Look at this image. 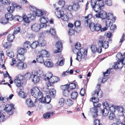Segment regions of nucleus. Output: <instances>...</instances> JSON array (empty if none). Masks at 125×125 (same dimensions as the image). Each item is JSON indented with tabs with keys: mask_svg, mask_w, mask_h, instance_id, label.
Wrapping results in <instances>:
<instances>
[{
	"mask_svg": "<svg viewBox=\"0 0 125 125\" xmlns=\"http://www.w3.org/2000/svg\"><path fill=\"white\" fill-rule=\"evenodd\" d=\"M97 98L93 97L91 98V101L93 102L94 107L90 109V112L93 117H96L98 115V107H100L101 105L100 104L98 103L99 98L102 97V94H97Z\"/></svg>",
	"mask_w": 125,
	"mask_h": 125,
	"instance_id": "1",
	"label": "nucleus"
},
{
	"mask_svg": "<svg viewBox=\"0 0 125 125\" xmlns=\"http://www.w3.org/2000/svg\"><path fill=\"white\" fill-rule=\"evenodd\" d=\"M80 50L75 48L73 49V51L74 53L77 54V58L76 59L79 61H81L82 59L83 60H86L87 58V51L84 48H81Z\"/></svg>",
	"mask_w": 125,
	"mask_h": 125,
	"instance_id": "2",
	"label": "nucleus"
},
{
	"mask_svg": "<svg viewBox=\"0 0 125 125\" xmlns=\"http://www.w3.org/2000/svg\"><path fill=\"white\" fill-rule=\"evenodd\" d=\"M116 57L118 59L120 63L117 62L114 63V67L115 69L117 68L121 69L123 66V64L124 63H123V55L121 53H117Z\"/></svg>",
	"mask_w": 125,
	"mask_h": 125,
	"instance_id": "3",
	"label": "nucleus"
},
{
	"mask_svg": "<svg viewBox=\"0 0 125 125\" xmlns=\"http://www.w3.org/2000/svg\"><path fill=\"white\" fill-rule=\"evenodd\" d=\"M98 46H99L97 50L98 52L100 53L102 52V47L105 49H107L108 47V42L102 40H99L98 42Z\"/></svg>",
	"mask_w": 125,
	"mask_h": 125,
	"instance_id": "4",
	"label": "nucleus"
},
{
	"mask_svg": "<svg viewBox=\"0 0 125 125\" xmlns=\"http://www.w3.org/2000/svg\"><path fill=\"white\" fill-rule=\"evenodd\" d=\"M89 25L91 30L92 31H98L102 27L101 25L98 23H90L89 24Z\"/></svg>",
	"mask_w": 125,
	"mask_h": 125,
	"instance_id": "5",
	"label": "nucleus"
},
{
	"mask_svg": "<svg viewBox=\"0 0 125 125\" xmlns=\"http://www.w3.org/2000/svg\"><path fill=\"white\" fill-rule=\"evenodd\" d=\"M107 19L106 20L105 23L107 27L108 26H109L110 25H111L112 21L113 22H114L115 20V18L113 17V14L111 13L107 14Z\"/></svg>",
	"mask_w": 125,
	"mask_h": 125,
	"instance_id": "6",
	"label": "nucleus"
},
{
	"mask_svg": "<svg viewBox=\"0 0 125 125\" xmlns=\"http://www.w3.org/2000/svg\"><path fill=\"white\" fill-rule=\"evenodd\" d=\"M60 80L59 77L55 76H52L48 81L47 85L48 87L52 86L54 83L59 81Z\"/></svg>",
	"mask_w": 125,
	"mask_h": 125,
	"instance_id": "7",
	"label": "nucleus"
},
{
	"mask_svg": "<svg viewBox=\"0 0 125 125\" xmlns=\"http://www.w3.org/2000/svg\"><path fill=\"white\" fill-rule=\"evenodd\" d=\"M5 17L8 21H12L14 19H15V20L17 19L18 21L20 22L21 21V20H20L21 18V16H16L14 17H13L12 14L10 13H8L5 14Z\"/></svg>",
	"mask_w": 125,
	"mask_h": 125,
	"instance_id": "8",
	"label": "nucleus"
},
{
	"mask_svg": "<svg viewBox=\"0 0 125 125\" xmlns=\"http://www.w3.org/2000/svg\"><path fill=\"white\" fill-rule=\"evenodd\" d=\"M23 75L19 74L17 75L14 80V82L16 86L20 87L21 85V82L23 80Z\"/></svg>",
	"mask_w": 125,
	"mask_h": 125,
	"instance_id": "9",
	"label": "nucleus"
},
{
	"mask_svg": "<svg viewBox=\"0 0 125 125\" xmlns=\"http://www.w3.org/2000/svg\"><path fill=\"white\" fill-rule=\"evenodd\" d=\"M68 84L61 86V89L63 90L62 91V93L63 94H67L70 93V94H74L75 93H77L76 92H72V90H70L69 88H68Z\"/></svg>",
	"mask_w": 125,
	"mask_h": 125,
	"instance_id": "10",
	"label": "nucleus"
},
{
	"mask_svg": "<svg viewBox=\"0 0 125 125\" xmlns=\"http://www.w3.org/2000/svg\"><path fill=\"white\" fill-rule=\"evenodd\" d=\"M103 105V106H105L106 107L109 109L111 112H115L116 110V106L113 104L109 105L107 102H104Z\"/></svg>",
	"mask_w": 125,
	"mask_h": 125,
	"instance_id": "11",
	"label": "nucleus"
},
{
	"mask_svg": "<svg viewBox=\"0 0 125 125\" xmlns=\"http://www.w3.org/2000/svg\"><path fill=\"white\" fill-rule=\"evenodd\" d=\"M107 14L106 12L104 10L100 11L96 14L95 16L96 17L99 18H102V19H105L107 17Z\"/></svg>",
	"mask_w": 125,
	"mask_h": 125,
	"instance_id": "12",
	"label": "nucleus"
},
{
	"mask_svg": "<svg viewBox=\"0 0 125 125\" xmlns=\"http://www.w3.org/2000/svg\"><path fill=\"white\" fill-rule=\"evenodd\" d=\"M14 66L18 69L21 70L25 69L26 67V65L22 62H19Z\"/></svg>",
	"mask_w": 125,
	"mask_h": 125,
	"instance_id": "13",
	"label": "nucleus"
},
{
	"mask_svg": "<svg viewBox=\"0 0 125 125\" xmlns=\"http://www.w3.org/2000/svg\"><path fill=\"white\" fill-rule=\"evenodd\" d=\"M103 0H97L95 9L98 10V11L101 10V8L104 6V5Z\"/></svg>",
	"mask_w": 125,
	"mask_h": 125,
	"instance_id": "14",
	"label": "nucleus"
},
{
	"mask_svg": "<svg viewBox=\"0 0 125 125\" xmlns=\"http://www.w3.org/2000/svg\"><path fill=\"white\" fill-rule=\"evenodd\" d=\"M13 107L12 104H7L5 106V110L7 111L9 115H11L13 113L12 109Z\"/></svg>",
	"mask_w": 125,
	"mask_h": 125,
	"instance_id": "15",
	"label": "nucleus"
},
{
	"mask_svg": "<svg viewBox=\"0 0 125 125\" xmlns=\"http://www.w3.org/2000/svg\"><path fill=\"white\" fill-rule=\"evenodd\" d=\"M31 28L33 31L35 32H37L40 29V25L36 23L33 24L31 26Z\"/></svg>",
	"mask_w": 125,
	"mask_h": 125,
	"instance_id": "16",
	"label": "nucleus"
},
{
	"mask_svg": "<svg viewBox=\"0 0 125 125\" xmlns=\"http://www.w3.org/2000/svg\"><path fill=\"white\" fill-rule=\"evenodd\" d=\"M44 64L45 67L49 68H51L53 66V63L50 59L47 60L44 62Z\"/></svg>",
	"mask_w": 125,
	"mask_h": 125,
	"instance_id": "17",
	"label": "nucleus"
},
{
	"mask_svg": "<svg viewBox=\"0 0 125 125\" xmlns=\"http://www.w3.org/2000/svg\"><path fill=\"white\" fill-rule=\"evenodd\" d=\"M40 55L43 57H49L50 56L49 53L46 50H42L40 52Z\"/></svg>",
	"mask_w": 125,
	"mask_h": 125,
	"instance_id": "18",
	"label": "nucleus"
},
{
	"mask_svg": "<svg viewBox=\"0 0 125 125\" xmlns=\"http://www.w3.org/2000/svg\"><path fill=\"white\" fill-rule=\"evenodd\" d=\"M31 93L33 94H42V93L37 87L32 88L31 90Z\"/></svg>",
	"mask_w": 125,
	"mask_h": 125,
	"instance_id": "19",
	"label": "nucleus"
},
{
	"mask_svg": "<svg viewBox=\"0 0 125 125\" xmlns=\"http://www.w3.org/2000/svg\"><path fill=\"white\" fill-rule=\"evenodd\" d=\"M31 79L32 81L35 83H37L40 80L39 77L38 76L34 74L32 75Z\"/></svg>",
	"mask_w": 125,
	"mask_h": 125,
	"instance_id": "20",
	"label": "nucleus"
},
{
	"mask_svg": "<svg viewBox=\"0 0 125 125\" xmlns=\"http://www.w3.org/2000/svg\"><path fill=\"white\" fill-rule=\"evenodd\" d=\"M26 103L27 106L30 107H32L34 105V104L31 101L30 98H28L27 99Z\"/></svg>",
	"mask_w": 125,
	"mask_h": 125,
	"instance_id": "21",
	"label": "nucleus"
},
{
	"mask_svg": "<svg viewBox=\"0 0 125 125\" xmlns=\"http://www.w3.org/2000/svg\"><path fill=\"white\" fill-rule=\"evenodd\" d=\"M38 96L37 99H39L40 102L42 103H45V98L44 97H42V94H37Z\"/></svg>",
	"mask_w": 125,
	"mask_h": 125,
	"instance_id": "22",
	"label": "nucleus"
},
{
	"mask_svg": "<svg viewBox=\"0 0 125 125\" xmlns=\"http://www.w3.org/2000/svg\"><path fill=\"white\" fill-rule=\"evenodd\" d=\"M104 108L102 109H101V111L102 114L104 116H107L109 113V111L107 109V108L105 106H104Z\"/></svg>",
	"mask_w": 125,
	"mask_h": 125,
	"instance_id": "23",
	"label": "nucleus"
},
{
	"mask_svg": "<svg viewBox=\"0 0 125 125\" xmlns=\"http://www.w3.org/2000/svg\"><path fill=\"white\" fill-rule=\"evenodd\" d=\"M100 84H97L96 89L94 91V94H102V92L100 88Z\"/></svg>",
	"mask_w": 125,
	"mask_h": 125,
	"instance_id": "24",
	"label": "nucleus"
},
{
	"mask_svg": "<svg viewBox=\"0 0 125 125\" xmlns=\"http://www.w3.org/2000/svg\"><path fill=\"white\" fill-rule=\"evenodd\" d=\"M36 60L38 62L41 63H43L44 61L43 57L40 55H38L37 57Z\"/></svg>",
	"mask_w": 125,
	"mask_h": 125,
	"instance_id": "25",
	"label": "nucleus"
},
{
	"mask_svg": "<svg viewBox=\"0 0 125 125\" xmlns=\"http://www.w3.org/2000/svg\"><path fill=\"white\" fill-rule=\"evenodd\" d=\"M52 76V74L51 73H46L44 76V79L45 81L51 79Z\"/></svg>",
	"mask_w": 125,
	"mask_h": 125,
	"instance_id": "26",
	"label": "nucleus"
},
{
	"mask_svg": "<svg viewBox=\"0 0 125 125\" xmlns=\"http://www.w3.org/2000/svg\"><path fill=\"white\" fill-rule=\"evenodd\" d=\"M91 5L92 7L94 9V10L96 12H98V10H96L95 7L97 3L96 0H91L90 2Z\"/></svg>",
	"mask_w": 125,
	"mask_h": 125,
	"instance_id": "27",
	"label": "nucleus"
},
{
	"mask_svg": "<svg viewBox=\"0 0 125 125\" xmlns=\"http://www.w3.org/2000/svg\"><path fill=\"white\" fill-rule=\"evenodd\" d=\"M39 44L41 46H44L46 44V42L42 38L40 37L39 39Z\"/></svg>",
	"mask_w": 125,
	"mask_h": 125,
	"instance_id": "28",
	"label": "nucleus"
},
{
	"mask_svg": "<svg viewBox=\"0 0 125 125\" xmlns=\"http://www.w3.org/2000/svg\"><path fill=\"white\" fill-rule=\"evenodd\" d=\"M17 58L19 62L23 61L25 60L24 55L19 54L17 55Z\"/></svg>",
	"mask_w": 125,
	"mask_h": 125,
	"instance_id": "29",
	"label": "nucleus"
},
{
	"mask_svg": "<svg viewBox=\"0 0 125 125\" xmlns=\"http://www.w3.org/2000/svg\"><path fill=\"white\" fill-rule=\"evenodd\" d=\"M18 53L19 54L24 55L26 52V50L24 48H18Z\"/></svg>",
	"mask_w": 125,
	"mask_h": 125,
	"instance_id": "30",
	"label": "nucleus"
},
{
	"mask_svg": "<svg viewBox=\"0 0 125 125\" xmlns=\"http://www.w3.org/2000/svg\"><path fill=\"white\" fill-rule=\"evenodd\" d=\"M6 55L10 58H12L14 56L13 52L11 50H8L6 51Z\"/></svg>",
	"mask_w": 125,
	"mask_h": 125,
	"instance_id": "31",
	"label": "nucleus"
},
{
	"mask_svg": "<svg viewBox=\"0 0 125 125\" xmlns=\"http://www.w3.org/2000/svg\"><path fill=\"white\" fill-rule=\"evenodd\" d=\"M14 35L13 34V33L12 34H9L7 37V40L10 42H12L14 39Z\"/></svg>",
	"mask_w": 125,
	"mask_h": 125,
	"instance_id": "32",
	"label": "nucleus"
},
{
	"mask_svg": "<svg viewBox=\"0 0 125 125\" xmlns=\"http://www.w3.org/2000/svg\"><path fill=\"white\" fill-rule=\"evenodd\" d=\"M81 24V22L79 21H77L74 22V25L75 26V30H76L78 28L80 29V26Z\"/></svg>",
	"mask_w": 125,
	"mask_h": 125,
	"instance_id": "33",
	"label": "nucleus"
},
{
	"mask_svg": "<svg viewBox=\"0 0 125 125\" xmlns=\"http://www.w3.org/2000/svg\"><path fill=\"white\" fill-rule=\"evenodd\" d=\"M92 15L91 14H89L88 16L85 17L84 18V20H85V23H86L87 24L88 23V21L89 19L92 18Z\"/></svg>",
	"mask_w": 125,
	"mask_h": 125,
	"instance_id": "34",
	"label": "nucleus"
},
{
	"mask_svg": "<svg viewBox=\"0 0 125 125\" xmlns=\"http://www.w3.org/2000/svg\"><path fill=\"white\" fill-rule=\"evenodd\" d=\"M40 21L41 23H46L49 21L48 19L46 17H43L40 18Z\"/></svg>",
	"mask_w": 125,
	"mask_h": 125,
	"instance_id": "35",
	"label": "nucleus"
},
{
	"mask_svg": "<svg viewBox=\"0 0 125 125\" xmlns=\"http://www.w3.org/2000/svg\"><path fill=\"white\" fill-rule=\"evenodd\" d=\"M57 48L58 50H62V42H57L56 45Z\"/></svg>",
	"mask_w": 125,
	"mask_h": 125,
	"instance_id": "36",
	"label": "nucleus"
},
{
	"mask_svg": "<svg viewBox=\"0 0 125 125\" xmlns=\"http://www.w3.org/2000/svg\"><path fill=\"white\" fill-rule=\"evenodd\" d=\"M99 48L98 46V48H97L96 45H92L91 46V49L92 52L94 53L95 52L97 51L98 52V49Z\"/></svg>",
	"mask_w": 125,
	"mask_h": 125,
	"instance_id": "37",
	"label": "nucleus"
},
{
	"mask_svg": "<svg viewBox=\"0 0 125 125\" xmlns=\"http://www.w3.org/2000/svg\"><path fill=\"white\" fill-rule=\"evenodd\" d=\"M39 45V42L38 41L33 42L31 45V47L32 48L34 49L36 48Z\"/></svg>",
	"mask_w": 125,
	"mask_h": 125,
	"instance_id": "38",
	"label": "nucleus"
},
{
	"mask_svg": "<svg viewBox=\"0 0 125 125\" xmlns=\"http://www.w3.org/2000/svg\"><path fill=\"white\" fill-rule=\"evenodd\" d=\"M53 114L52 113L48 112L43 115V117L45 118L48 119L50 117L51 115H52Z\"/></svg>",
	"mask_w": 125,
	"mask_h": 125,
	"instance_id": "39",
	"label": "nucleus"
},
{
	"mask_svg": "<svg viewBox=\"0 0 125 125\" xmlns=\"http://www.w3.org/2000/svg\"><path fill=\"white\" fill-rule=\"evenodd\" d=\"M66 104L68 106H70L73 104V102L72 100L70 99H68L66 100Z\"/></svg>",
	"mask_w": 125,
	"mask_h": 125,
	"instance_id": "40",
	"label": "nucleus"
},
{
	"mask_svg": "<svg viewBox=\"0 0 125 125\" xmlns=\"http://www.w3.org/2000/svg\"><path fill=\"white\" fill-rule=\"evenodd\" d=\"M23 19L24 21L26 23H29L30 22V20L28 18V16L26 15H24L23 17Z\"/></svg>",
	"mask_w": 125,
	"mask_h": 125,
	"instance_id": "41",
	"label": "nucleus"
},
{
	"mask_svg": "<svg viewBox=\"0 0 125 125\" xmlns=\"http://www.w3.org/2000/svg\"><path fill=\"white\" fill-rule=\"evenodd\" d=\"M4 57L2 51H0V63H2L3 61L4 60Z\"/></svg>",
	"mask_w": 125,
	"mask_h": 125,
	"instance_id": "42",
	"label": "nucleus"
},
{
	"mask_svg": "<svg viewBox=\"0 0 125 125\" xmlns=\"http://www.w3.org/2000/svg\"><path fill=\"white\" fill-rule=\"evenodd\" d=\"M36 15L38 17L41 16L43 14L42 11L40 10H37L35 12Z\"/></svg>",
	"mask_w": 125,
	"mask_h": 125,
	"instance_id": "43",
	"label": "nucleus"
},
{
	"mask_svg": "<svg viewBox=\"0 0 125 125\" xmlns=\"http://www.w3.org/2000/svg\"><path fill=\"white\" fill-rule=\"evenodd\" d=\"M30 43V42L27 41H25L24 43V47L25 48H28L29 47H31Z\"/></svg>",
	"mask_w": 125,
	"mask_h": 125,
	"instance_id": "44",
	"label": "nucleus"
},
{
	"mask_svg": "<svg viewBox=\"0 0 125 125\" xmlns=\"http://www.w3.org/2000/svg\"><path fill=\"white\" fill-rule=\"evenodd\" d=\"M8 22V21L5 18H1L0 20V23L3 24H6Z\"/></svg>",
	"mask_w": 125,
	"mask_h": 125,
	"instance_id": "45",
	"label": "nucleus"
},
{
	"mask_svg": "<svg viewBox=\"0 0 125 125\" xmlns=\"http://www.w3.org/2000/svg\"><path fill=\"white\" fill-rule=\"evenodd\" d=\"M64 99L63 98H61L59 100V104L60 106L61 107H62L64 104Z\"/></svg>",
	"mask_w": 125,
	"mask_h": 125,
	"instance_id": "46",
	"label": "nucleus"
},
{
	"mask_svg": "<svg viewBox=\"0 0 125 125\" xmlns=\"http://www.w3.org/2000/svg\"><path fill=\"white\" fill-rule=\"evenodd\" d=\"M20 29L19 27H16L14 29V31L13 32V34H16L20 32Z\"/></svg>",
	"mask_w": 125,
	"mask_h": 125,
	"instance_id": "47",
	"label": "nucleus"
},
{
	"mask_svg": "<svg viewBox=\"0 0 125 125\" xmlns=\"http://www.w3.org/2000/svg\"><path fill=\"white\" fill-rule=\"evenodd\" d=\"M45 103H46L47 104L49 103L51 100V98L50 96L48 95H47L45 97Z\"/></svg>",
	"mask_w": 125,
	"mask_h": 125,
	"instance_id": "48",
	"label": "nucleus"
},
{
	"mask_svg": "<svg viewBox=\"0 0 125 125\" xmlns=\"http://www.w3.org/2000/svg\"><path fill=\"white\" fill-rule=\"evenodd\" d=\"M116 110L119 113L123 112L124 109L123 106H116Z\"/></svg>",
	"mask_w": 125,
	"mask_h": 125,
	"instance_id": "49",
	"label": "nucleus"
},
{
	"mask_svg": "<svg viewBox=\"0 0 125 125\" xmlns=\"http://www.w3.org/2000/svg\"><path fill=\"white\" fill-rule=\"evenodd\" d=\"M64 60H61L59 61H58L56 64V65L57 66H58L59 65L62 66H63L64 64Z\"/></svg>",
	"mask_w": 125,
	"mask_h": 125,
	"instance_id": "50",
	"label": "nucleus"
},
{
	"mask_svg": "<svg viewBox=\"0 0 125 125\" xmlns=\"http://www.w3.org/2000/svg\"><path fill=\"white\" fill-rule=\"evenodd\" d=\"M3 45L4 48L7 49L10 48L11 47V45L10 43L6 42L4 43Z\"/></svg>",
	"mask_w": 125,
	"mask_h": 125,
	"instance_id": "51",
	"label": "nucleus"
},
{
	"mask_svg": "<svg viewBox=\"0 0 125 125\" xmlns=\"http://www.w3.org/2000/svg\"><path fill=\"white\" fill-rule=\"evenodd\" d=\"M115 117V115L114 112H110L109 116V118L110 120L114 119Z\"/></svg>",
	"mask_w": 125,
	"mask_h": 125,
	"instance_id": "52",
	"label": "nucleus"
},
{
	"mask_svg": "<svg viewBox=\"0 0 125 125\" xmlns=\"http://www.w3.org/2000/svg\"><path fill=\"white\" fill-rule=\"evenodd\" d=\"M68 86L71 89L70 90H71L74 89L75 88L76 85L74 83H72L69 84Z\"/></svg>",
	"mask_w": 125,
	"mask_h": 125,
	"instance_id": "53",
	"label": "nucleus"
},
{
	"mask_svg": "<svg viewBox=\"0 0 125 125\" xmlns=\"http://www.w3.org/2000/svg\"><path fill=\"white\" fill-rule=\"evenodd\" d=\"M61 19L64 21H67L69 20V17L66 14H64L61 17Z\"/></svg>",
	"mask_w": 125,
	"mask_h": 125,
	"instance_id": "54",
	"label": "nucleus"
},
{
	"mask_svg": "<svg viewBox=\"0 0 125 125\" xmlns=\"http://www.w3.org/2000/svg\"><path fill=\"white\" fill-rule=\"evenodd\" d=\"M12 5L14 7H15L18 9L20 10H21L22 9V7L21 6L18 5L15 3H12Z\"/></svg>",
	"mask_w": 125,
	"mask_h": 125,
	"instance_id": "55",
	"label": "nucleus"
},
{
	"mask_svg": "<svg viewBox=\"0 0 125 125\" xmlns=\"http://www.w3.org/2000/svg\"><path fill=\"white\" fill-rule=\"evenodd\" d=\"M14 7L13 6H9L8 8V10L9 12L10 13H12L14 11Z\"/></svg>",
	"mask_w": 125,
	"mask_h": 125,
	"instance_id": "56",
	"label": "nucleus"
},
{
	"mask_svg": "<svg viewBox=\"0 0 125 125\" xmlns=\"http://www.w3.org/2000/svg\"><path fill=\"white\" fill-rule=\"evenodd\" d=\"M28 17L30 21L34 20L35 18V16L34 14H30L28 15Z\"/></svg>",
	"mask_w": 125,
	"mask_h": 125,
	"instance_id": "57",
	"label": "nucleus"
},
{
	"mask_svg": "<svg viewBox=\"0 0 125 125\" xmlns=\"http://www.w3.org/2000/svg\"><path fill=\"white\" fill-rule=\"evenodd\" d=\"M104 1L105 4H106L108 6H111L112 5V1L111 0H103Z\"/></svg>",
	"mask_w": 125,
	"mask_h": 125,
	"instance_id": "58",
	"label": "nucleus"
},
{
	"mask_svg": "<svg viewBox=\"0 0 125 125\" xmlns=\"http://www.w3.org/2000/svg\"><path fill=\"white\" fill-rule=\"evenodd\" d=\"M37 74L39 75L40 76H43L44 75V73L41 70L39 69L37 71Z\"/></svg>",
	"mask_w": 125,
	"mask_h": 125,
	"instance_id": "59",
	"label": "nucleus"
},
{
	"mask_svg": "<svg viewBox=\"0 0 125 125\" xmlns=\"http://www.w3.org/2000/svg\"><path fill=\"white\" fill-rule=\"evenodd\" d=\"M50 33L52 35L54 36L56 34V31L55 29L53 28H51L50 30Z\"/></svg>",
	"mask_w": 125,
	"mask_h": 125,
	"instance_id": "60",
	"label": "nucleus"
},
{
	"mask_svg": "<svg viewBox=\"0 0 125 125\" xmlns=\"http://www.w3.org/2000/svg\"><path fill=\"white\" fill-rule=\"evenodd\" d=\"M24 76L27 79H29L31 78L32 75L30 73H27L25 74Z\"/></svg>",
	"mask_w": 125,
	"mask_h": 125,
	"instance_id": "61",
	"label": "nucleus"
},
{
	"mask_svg": "<svg viewBox=\"0 0 125 125\" xmlns=\"http://www.w3.org/2000/svg\"><path fill=\"white\" fill-rule=\"evenodd\" d=\"M10 3V1L9 0H3L2 3L5 5H8Z\"/></svg>",
	"mask_w": 125,
	"mask_h": 125,
	"instance_id": "62",
	"label": "nucleus"
},
{
	"mask_svg": "<svg viewBox=\"0 0 125 125\" xmlns=\"http://www.w3.org/2000/svg\"><path fill=\"white\" fill-rule=\"evenodd\" d=\"M94 125H102L100 123V121L99 120L95 119L94 122Z\"/></svg>",
	"mask_w": 125,
	"mask_h": 125,
	"instance_id": "63",
	"label": "nucleus"
},
{
	"mask_svg": "<svg viewBox=\"0 0 125 125\" xmlns=\"http://www.w3.org/2000/svg\"><path fill=\"white\" fill-rule=\"evenodd\" d=\"M59 5H61L62 7H63L65 4V2L64 0H59L58 2Z\"/></svg>",
	"mask_w": 125,
	"mask_h": 125,
	"instance_id": "64",
	"label": "nucleus"
}]
</instances>
